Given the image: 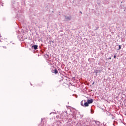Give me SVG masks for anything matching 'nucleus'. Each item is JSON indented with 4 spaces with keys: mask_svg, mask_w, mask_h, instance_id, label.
<instances>
[{
    "mask_svg": "<svg viewBox=\"0 0 126 126\" xmlns=\"http://www.w3.org/2000/svg\"><path fill=\"white\" fill-rule=\"evenodd\" d=\"M109 60H111V59H112V58H111V57H109Z\"/></svg>",
    "mask_w": 126,
    "mask_h": 126,
    "instance_id": "1a4fd4ad",
    "label": "nucleus"
},
{
    "mask_svg": "<svg viewBox=\"0 0 126 126\" xmlns=\"http://www.w3.org/2000/svg\"><path fill=\"white\" fill-rule=\"evenodd\" d=\"M80 13L82 14V12L81 11H80Z\"/></svg>",
    "mask_w": 126,
    "mask_h": 126,
    "instance_id": "f8f14e48",
    "label": "nucleus"
},
{
    "mask_svg": "<svg viewBox=\"0 0 126 126\" xmlns=\"http://www.w3.org/2000/svg\"><path fill=\"white\" fill-rule=\"evenodd\" d=\"M89 103L88 102H85L84 105H85V107H88Z\"/></svg>",
    "mask_w": 126,
    "mask_h": 126,
    "instance_id": "7ed1b4c3",
    "label": "nucleus"
},
{
    "mask_svg": "<svg viewBox=\"0 0 126 126\" xmlns=\"http://www.w3.org/2000/svg\"><path fill=\"white\" fill-rule=\"evenodd\" d=\"M88 103L91 104L93 102V100L92 99H88Z\"/></svg>",
    "mask_w": 126,
    "mask_h": 126,
    "instance_id": "f257e3e1",
    "label": "nucleus"
},
{
    "mask_svg": "<svg viewBox=\"0 0 126 126\" xmlns=\"http://www.w3.org/2000/svg\"><path fill=\"white\" fill-rule=\"evenodd\" d=\"M121 49V45H119V50H120Z\"/></svg>",
    "mask_w": 126,
    "mask_h": 126,
    "instance_id": "0eeeda50",
    "label": "nucleus"
},
{
    "mask_svg": "<svg viewBox=\"0 0 126 126\" xmlns=\"http://www.w3.org/2000/svg\"><path fill=\"white\" fill-rule=\"evenodd\" d=\"M94 82H93V83H92V85H94Z\"/></svg>",
    "mask_w": 126,
    "mask_h": 126,
    "instance_id": "9d476101",
    "label": "nucleus"
},
{
    "mask_svg": "<svg viewBox=\"0 0 126 126\" xmlns=\"http://www.w3.org/2000/svg\"><path fill=\"white\" fill-rule=\"evenodd\" d=\"M32 48H34L35 50H37L38 49V45H33Z\"/></svg>",
    "mask_w": 126,
    "mask_h": 126,
    "instance_id": "f03ea898",
    "label": "nucleus"
},
{
    "mask_svg": "<svg viewBox=\"0 0 126 126\" xmlns=\"http://www.w3.org/2000/svg\"><path fill=\"white\" fill-rule=\"evenodd\" d=\"M116 55H114V58L116 59Z\"/></svg>",
    "mask_w": 126,
    "mask_h": 126,
    "instance_id": "6e6552de",
    "label": "nucleus"
},
{
    "mask_svg": "<svg viewBox=\"0 0 126 126\" xmlns=\"http://www.w3.org/2000/svg\"><path fill=\"white\" fill-rule=\"evenodd\" d=\"M95 123H96V124L97 125V126H99L100 124V123L99 121H96Z\"/></svg>",
    "mask_w": 126,
    "mask_h": 126,
    "instance_id": "20e7f679",
    "label": "nucleus"
},
{
    "mask_svg": "<svg viewBox=\"0 0 126 126\" xmlns=\"http://www.w3.org/2000/svg\"><path fill=\"white\" fill-rule=\"evenodd\" d=\"M66 19H68V20H70V17H66Z\"/></svg>",
    "mask_w": 126,
    "mask_h": 126,
    "instance_id": "423d86ee",
    "label": "nucleus"
},
{
    "mask_svg": "<svg viewBox=\"0 0 126 126\" xmlns=\"http://www.w3.org/2000/svg\"><path fill=\"white\" fill-rule=\"evenodd\" d=\"M81 105L82 106H84L83 104V103H81Z\"/></svg>",
    "mask_w": 126,
    "mask_h": 126,
    "instance_id": "9b49d317",
    "label": "nucleus"
},
{
    "mask_svg": "<svg viewBox=\"0 0 126 126\" xmlns=\"http://www.w3.org/2000/svg\"><path fill=\"white\" fill-rule=\"evenodd\" d=\"M53 71L54 72V74H57L58 73L57 70H53Z\"/></svg>",
    "mask_w": 126,
    "mask_h": 126,
    "instance_id": "39448f33",
    "label": "nucleus"
}]
</instances>
